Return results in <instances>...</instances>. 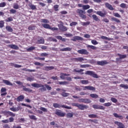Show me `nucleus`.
I'll list each match as a JSON object with an SVG mask.
<instances>
[{
	"mask_svg": "<svg viewBox=\"0 0 128 128\" xmlns=\"http://www.w3.org/2000/svg\"><path fill=\"white\" fill-rule=\"evenodd\" d=\"M76 12L77 14H78V16H79L82 18V20H86V11L80 8L77 9Z\"/></svg>",
	"mask_w": 128,
	"mask_h": 128,
	"instance_id": "f257e3e1",
	"label": "nucleus"
},
{
	"mask_svg": "<svg viewBox=\"0 0 128 128\" xmlns=\"http://www.w3.org/2000/svg\"><path fill=\"white\" fill-rule=\"evenodd\" d=\"M72 106H76L80 110H84L88 108V106L82 104H79L78 103H72Z\"/></svg>",
	"mask_w": 128,
	"mask_h": 128,
	"instance_id": "f03ea898",
	"label": "nucleus"
},
{
	"mask_svg": "<svg viewBox=\"0 0 128 128\" xmlns=\"http://www.w3.org/2000/svg\"><path fill=\"white\" fill-rule=\"evenodd\" d=\"M34 88H40V92H46V88L44 87V86L42 84H38V83H34L31 84Z\"/></svg>",
	"mask_w": 128,
	"mask_h": 128,
	"instance_id": "7ed1b4c3",
	"label": "nucleus"
},
{
	"mask_svg": "<svg viewBox=\"0 0 128 128\" xmlns=\"http://www.w3.org/2000/svg\"><path fill=\"white\" fill-rule=\"evenodd\" d=\"M54 108H66L67 110H72V107L68 106L66 105H60V104L54 103L53 104Z\"/></svg>",
	"mask_w": 128,
	"mask_h": 128,
	"instance_id": "20e7f679",
	"label": "nucleus"
},
{
	"mask_svg": "<svg viewBox=\"0 0 128 128\" xmlns=\"http://www.w3.org/2000/svg\"><path fill=\"white\" fill-rule=\"evenodd\" d=\"M0 114H4V116L7 118H8L9 116H16V114L10 111L2 110L0 112Z\"/></svg>",
	"mask_w": 128,
	"mask_h": 128,
	"instance_id": "39448f33",
	"label": "nucleus"
},
{
	"mask_svg": "<svg viewBox=\"0 0 128 128\" xmlns=\"http://www.w3.org/2000/svg\"><path fill=\"white\" fill-rule=\"evenodd\" d=\"M96 14L102 18H104L108 14V12L106 10H103L102 11H97Z\"/></svg>",
	"mask_w": 128,
	"mask_h": 128,
	"instance_id": "423d86ee",
	"label": "nucleus"
},
{
	"mask_svg": "<svg viewBox=\"0 0 128 128\" xmlns=\"http://www.w3.org/2000/svg\"><path fill=\"white\" fill-rule=\"evenodd\" d=\"M85 74H88V76H92V78H98V74H96L94 72L92 71L87 70L85 72Z\"/></svg>",
	"mask_w": 128,
	"mask_h": 128,
	"instance_id": "0eeeda50",
	"label": "nucleus"
},
{
	"mask_svg": "<svg viewBox=\"0 0 128 128\" xmlns=\"http://www.w3.org/2000/svg\"><path fill=\"white\" fill-rule=\"evenodd\" d=\"M55 114H56L58 116H60L61 118H64L66 116V113L62 112V110H56L55 112Z\"/></svg>",
	"mask_w": 128,
	"mask_h": 128,
	"instance_id": "6e6552de",
	"label": "nucleus"
},
{
	"mask_svg": "<svg viewBox=\"0 0 128 128\" xmlns=\"http://www.w3.org/2000/svg\"><path fill=\"white\" fill-rule=\"evenodd\" d=\"M78 102L84 104H90L92 102V101L88 98H80L78 99Z\"/></svg>",
	"mask_w": 128,
	"mask_h": 128,
	"instance_id": "1a4fd4ad",
	"label": "nucleus"
},
{
	"mask_svg": "<svg viewBox=\"0 0 128 128\" xmlns=\"http://www.w3.org/2000/svg\"><path fill=\"white\" fill-rule=\"evenodd\" d=\"M92 108L94 110H104L105 108L104 106L98 104H93Z\"/></svg>",
	"mask_w": 128,
	"mask_h": 128,
	"instance_id": "9d476101",
	"label": "nucleus"
},
{
	"mask_svg": "<svg viewBox=\"0 0 128 128\" xmlns=\"http://www.w3.org/2000/svg\"><path fill=\"white\" fill-rule=\"evenodd\" d=\"M78 53L80 54H88L89 52L88 50L86 49H82L78 50Z\"/></svg>",
	"mask_w": 128,
	"mask_h": 128,
	"instance_id": "9b49d317",
	"label": "nucleus"
},
{
	"mask_svg": "<svg viewBox=\"0 0 128 128\" xmlns=\"http://www.w3.org/2000/svg\"><path fill=\"white\" fill-rule=\"evenodd\" d=\"M86 59H84L82 57H79L78 58H73L72 60H74V62H84V60H86Z\"/></svg>",
	"mask_w": 128,
	"mask_h": 128,
	"instance_id": "f8f14e48",
	"label": "nucleus"
},
{
	"mask_svg": "<svg viewBox=\"0 0 128 128\" xmlns=\"http://www.w3.org/2000/svg\"><path fill=\"white\" fill-rule=\"evenodd\" d=\"M92 90V92L96 91V88L92 86H85L84 87V90Z\"/></svg>",
	"mask_w": 128,
	"mask_h": 128,
	"instance_id": "ddd939ff",
	"label": "nucleus"
},
{
	"mask_svg": "<svg viewBox=\"0 0 128 128\" xmlns=\"http://www.w3.org/2000/svg\"><path fill=\"white\" fill-rule=\"evenodd\" d=\"M115 124L118 126V128H124V124L122 123V122H120L118 121H115L114 122Z\"/></svg>",
	"mask_w": 128,
	"mask_h": 128,
	"instance_id": "4468645a",
	"label": "nucleus"
},
{
	"mask_svg": "<svg viewBox=\"0 0 128 128\" xmlns=\"http://www.w3.org/2000/svg\"><path fill=\"white\" fill-rule=\"evenodd\" d=\"M28 6L30 8V10H37L36 6L33 4L32 3L30 2L28 4Z\"/></svg>",
	"mask_w": 128,
	"mask_h": 128,
	"instance_id": "2eb2a0df",
	"label": "nucleus"
},
{
	"mask_svg": "<svg viewBox=\"0 0 128 128\" xmlns=\"http://www.w3.org/2000/svg\"><path fill=\"white\" fill-rule=\"evenodd\" d=\"M108 64L110 63L107 62L106 60L97 62V64L98 66H104V64Z\"/></svg>",
	"mask_w": 128,
	"mask_h": 128,
	"instance_id": "dca6fc26",
	"label": "nucleus"
},
{
	"mask_svg": "<svg viewBox=\"0 0 128 128\" xmlns=\"http://www.w3.org/2000/svg\"><path fill=\"white\" fill-rule=\"evenodd\" d=\"M70 76V74L60 73V78H61V80H66V76Z\"/></svg>",
	"mask_w": 128,
	"mask_h": 128,
	"instance_id": "f3484780",
	"label": "nucleus"
},
{
	"mask_svg": "<svg viewBox=\"0 0 128 128\" xmlns=\"http://www.w3.org/2000/svg\"><path fill=\"white\" fill-rule=\"evenodd\" d=\"M0 96H6L8 94V93H6V88H2L0 90Z\"/></svg>",
	"mask_w": 128,
	"mask_h": 128,
	"instance_id": "a211bd4d",
	"label": "nucleus"
},
{
	"mask_svg": "<svg viewBox=\"0 0 128 128\" xmlns=\"http://www.w3.org/2000/svg\"><path fill=\"white\" fill-rule=\"evenodd\" d=\"M58 26L60 30H62V32H66V30H68V28L62 24H60Z\"/></svg>",
	"mask_w": 128,
	"mask_h": 128,
	"instance_id": "6ab92c4d",
	"label": "nucleus"
},
{
	"mask_svg": "<svg viewBox=\"0 0 128 128\" xmlns=\"http://www.w3.org/2000/svg\"><path fill=\"white\" fill-rule=\"evenodd\" d=\"M117 55L119 56V58H116V60H122V58H126V54H118Z\"/></svg>",
	"mask_w": 128,
	"mask_h": 128,
	"instance_id": "aec40b11",
	"label": "nucleus"
},
{
	"mask_svg": "<svg viewBox=\"0 0 128 128\" xmlns=\"http://www.w3.org/2000/svg\"><path fill=\"white\" fill-rule=\"evenodd\" d=\"M105 6L106 8H108V10H114L112 6L110 5V4L109 3H105Z\"/></svg>",
	"mask_w": 128,
	"mask_h": 128,
	"instance_id": "412c9836",
	"label": "nucleus"
},
{
	"mask_svg": "<svg viewBox=\"0 0 128 128\" xmlns=\"http://www.w3.org/2000/svg\"><path fill=\"white\" fill-rule=\"evenodd\" d=\"M113 116H114V118H119V120H124V116L119 115L118 114L116 113H114Z\"/></svg>",
	"mask_w": 128,
	"mask_h": 128,
	"instance_id": "4be33fe9",
	"label": "nucleus"
},
{
	"mask_svg": "<svg viewBox=\"0 0 128 128\" xmlns=\"http://www.w3.org/2000/svg\"><path fill=\"white\" fill-rule=\"evenodd\" d=\"M8 48H12V50H18L19 48L18 46L15 44H9L8 45Z\"/></svg>",
	"mask_w": 128,
	"mask_h": 128,
	"instance_id": "5701e85b",
	"label": "nucleus"
},
{
	"mask_svg": "<svg viewBox=\"0 0 128 128\" xmlns=\"http://www.w3.org/2000/svg\"><path fill=\"white\" fill-rule=\"evenodd\" d=\"M54 70V67L53 66H46L44 67V70L48 72V70Z\"/></svg>",
	"mask_w": 128,
	"mask_h": 128,
	"instance_id": "b1692460",
	"label": "nucleus"
},
{
	"mask_svg": "<svg viewBox=\"0 0 128 128\" xmlns=\"http://www.w3.org/2000/svg\"><path fill=\"white\" fill-rule=\"evenodd\" d=\"M82 37L80 36H75L72 39V40L73 42H76V40H82Z\"/></svg>",
	"mask_w": 128,
	"mask_h": 128,
	"instance_id": "393cba45",
	"label": "nucleus"
},
{
	"mask_svg": "<svg viewBox=\"0 0 128 128\" xmlns=\"http://www.w3.org/2000/svg\"><path fill=\"white\" fill-rule=\"evenodd\" d=\"M24 100V95H20L16 98L17 102H22Z\"/></svg>",
	"mask_w": 128,
	"mask_h": 128,
	"instance_id": "a878e982",
	"label": "nucleus"
},
{
	"mask_svg": "<svg viewBox=\"0 0 128 128\" xmlns=\"http://www.w3.org/2000/svg\"><path fill=\"white\" fill-rule=\"evenodd\" d=\"M60 50V52H70L72 50V48L68 47L66 48H61Z\"/></svg>",
	"mask_w": 128,
	"mask_h": 128,
	"instance_id": "bb28decb",
	"label": "nucleus"
},
{
	"mask_svg": "<svg viewBox=\"0 0 128 128\" xmlns=\"http://www.w3.org/2000/svg\"><path fill=\"white\" fill-rule=\"evenodd\" d=\"M22 86L23 88V90H24V92H32V90L28 88H26V86L24 85H22Z\"/></svg>",
	"mask_w": 128,
	"mask_h": 128,
	"instance_id": "cd10ccee",
	"label": "nucleus"
},
{
	"mask_svg": "<svg viewBox=\"0 0 128 128\" xmlns=\"http://www.w3.org/2000/svg\"><path fill=\"white\" fill-rule=\"evenodd\" d=\"M2 82L4 84H6V86H12V84L10 82L8 81V80H3Z\"/></svg>",
	"mask_w": 128,
	"mask_h": 128,
	"instance_id": "c85d7f7f",
	"label": "nucleus"
},
{
	"mask_svg": "<svg viewBox=\"0 0 128 128\" xmlns=\"http://www.w3.org/2000/svg\"><path fill=\"white\" fill-rule=\"evenodd\" d=\"M22 70H24L25 72H36V70H30V69H27L26 68H24L22 69Z\"/></svg>",
	"mask_w": 128,
	"mask_h": 128,
	"instance_id": "c756f323",
	"label": "nucleus"
},
{
	"mask_svg": "<svg viewBox=\"0 0 128 128\" xmlns=\"http://www.w3.org/2000/svg\"><path fill=\"white\" fill-rule=\"evenodd\" d=\"M6 30L9 32H14L12 28V27H10V26H6Z\"/></svg>",
	"mask_w": 128,
	"mask_h": 128,
	"instance_id": "7c9ffc66",
	"label": "nucleus"
},
{
	"mask_svg": "<svg viewBox=\"0 0 128 128\" xmlns=\"http://www.w3.org/2000/svg\"><path fill=\"white\" fill-rule=\"evenodd\" d=\"M80 82L82 84H88L90 81H88V80H81Z\"/></svg>",
	"mask_w": 128,
	"mask_h": 128,
	"instance_id": "2f4dec72",
	"label": "nucleus"
},
{
	"mask_svg": "<svg viewBox=\"0 0 128 128\" xmlns=\"http://www.w3.org/2000/svg\"><path fill=\"white\" fill-rule=\"evenodd\" d=\"M42 26H43V28H48L49 30H50V28H52L48 24H42Z\"/></svg>",
	"mask_w": 128,
	"mask_h": 128,
	"instance_id": "473e14b6",
	"label": "nucleus"
},
{
	"mask_svg": "<svg viewBox=\"0 0 128 128\" xmlns=\"http://www.w3.org/2000/svg\"><path fill=\"white\" fill-rule=\"evenodd\" d=\"M120 88H124V90H128V84H120Z\"/></svg>",
	"mask_w": 128,
	"mask_h": 128,
	"instance_id": "72a5a7b5",
	"label": "nucleus"
},
{
	"mask_svg": "<svg viewBox=\"0 0 128 128\" xmlns=\"http://www.w3.org/2000/svg\"><path fill=\"white\" fill-rule=\"evenodd\" d=\"M84 69H79L78 68H76L74 69L73 72H84Z\"/></svg>",
	"mask_w": 128,
	"mask_h": 128,
	"instance_id": "f704fd0d",
	"label": "nucleus"
},
{
	"mask_svg": "<svg viewBox=\"0 0 128 128\" xmlns=\"http://www.w3.org/2000/svg\"><path fill=\"white\" fill-rule=\"evenodd\" d=\"M111 20H112V22H116L118 24H120V20H118V18H116L114 17H112L111 18Z\"/></svg>",
	"mask_w": 128,
	"mask_h": 128,
	"instance_id": "c9c22d12",
	"label": "nucleus"
},
{
	"mask_svg": "<svg viewBox=\"0 0 128 128\" xmlns=\"http://www.w3.org/2000/svg\"><path fill=\"white\" fill-rule=\"evenodd\" d=\"M88 116L90 118H98V115L96 114H90L88 115Z\"/></svg>",
	"mask_w": 128,
	"mask_h": 128,
	"instance_id": "e433bc0d",
	"label": "nucleus"
},
{
	"mask_svg": "<svg viewBox=\"0 0 128 128\" xmlns=\"http://www.w3.org/2000/svg\"><path fill=\"white\" fill-rule=\"evenodd\" d=\"M92 18L94 20H96V22H99L100 20L98 17V16H96V14H93L92 16Z\"/></svg>",
	"mask_w": 128,
	"mask_h": 128,
	"instance_id": "4c0bfd02",
	"label": "nucleus"
},
{
	"mask_svg": "<svg viewBox=\"0 0 128 128\" xmlns=\"http://www.w3.org/2000/svg\"><path fill=\"white\" fill-rule=\"evenodd\" d=\"M36 50V47L30 46V48H28L26 49V52H32V50Z\"/></svg>",
	"mask_w": 128,
	"mask_h": 128,
	"instance_id": "58836bf2",
	"label": "nucleus"
},
{
	"mask_svg": "<svg viewBox=\"0 0 128 128\" xmlns=\"http://www.w3.org/2000/svg\"><path fill=\"white\" fill-rule=\"evenodd\" d=\"M12 20H14V19L12 16L8 17L5 20V22H12Z\"/></svg>",
	"mask_w": 128,
	"mask_h": 128,
	"instance_id": "ea45409f",
	"label": "nucleus"
},
{
	"mask_svg": "<svg viewBox=\"0 0 128 128\" xmlns=\"http://www.w3.org/2000/svg\"><path fill=\"white\" fill-rule=\"evenodd\" d=\"M90 64H80V68H90Z\"/></svg>",
	"mask_w": 128,
	"mask_h": 128,
	"instance_id": "a19ab883",
	"label": "nucleus"
},
{
	"mask_svg": "<svg viewBox=\"0 0 128 128\" xmlns=\"http://www.w3.org/2000/svg\"><path fill=\"white\" fill-rule=\"evenodd\" d=\"M90 96L92 98H98V95L94 94H90Z\"/></svg>",
	"mask_w": 128,
	"mask_h": 128,
	"instance_id": "79ce46f5",
	"label": "nucleus"
},
{
	"mask_svg": "<svg viewBox=\"0 0 128 128\" xmlns=\"http://www.w3.org/2000/svg\"><path fill=\"white\" fill-rule=\"evenodd\" d=\"M37 42L39 44H44V40L43 38H40V40H38Z\"/></svg>",
	"mask_w": 128,
	"mask_h": 128,
	"instance_id": "37998d69",
	"label": "nucleus"
},
{
	"mask_svg": "<svg viewBox=\"0 0 128 128\" xmlns=\"http://www.w3.org/2000/svg\"><path fill=\"white\" fill-rule=\"evenodd\" d=\"M40 56L48 58V54L46 52H43L40 54Z\"/></svg>",
	"mask_w": 128,
	"mask_h": 128,
	"instance_id": "c03bdc74",
	"label": "nucleus"
},
{
	"mask_svg": "<svg viewBox=\"0 0 128 128\" xmlns=\"http://www.w3.org/2000/svg\"><path fill=\"white\" fill-rule=\"evenodd\" d=\"M100 38L102 39V40H112V39L111 38H108L106 36H100Z\"/></svg>",
	"mask_w": 128,
	"mask_h": 128,
	"instance_id": "a18cd8bd",
	"label": "nucleus"
},
{
	"mask_svg": "<svg viewBox=\"0 0 128 128\" xmlns=\"http://www.w3.org/2000/svg\"><path fill=\"white\" fill-rule=\"evenodd\" d=\"M88 48H91V50H96V47L92 45H87Z\"/></svg>",
	"mask_w": 128,
	"mask_h": 128,
	"instance_id": "49530a36",
	"label": "nucleus"
},
{
	"mask_svg": "<svg viewBox=\"0 0 128 128\" xmlns=\"http://www.w3.org/2000/svg\"><path fill=\"white\" fill-rule=\"evenodd\" d=\"M90 8V6L88 4L83 5V10H88Z\"/></svg>",
	"mask_w": 128,
	"mask_h": 128,
	"instance_id": "de8ad7c7",
	"label": "nucleus"
},
{
	"mask_svg": "<svg viewBox=\"0 0 128 128\" xmlns=\"http://www.w3.org/2000/svg\"><path fill=\"white\" fill-rule=\"evenodd\" d=\"M74 116L73 112H69L66 114V118H72Z\"/></svg>",
	"mask_w": 128,
	"mask_h": 128,
	"instance_id": "09e8293b",
	"label": "nucleus"
},
{
	"mask_svg": "<svg viewBox=\"0 0 128 128\" xmlns=\"http://www.w3.org/2000/svg\"><path fill=\"white\" fill-rule=\"evenodd\" d=\"M58 84H62L63 86H66V84H68V82L66 81L58 82Z\"/></svg>",
	"mask_w": 128,
	"mask_h": 128,
	"instance_id": "8fccbe9b",
	"label": "nucleus"
},
{
	"mask_svg": "<svg viewBox=\"0 0 128 128\" xmlns=\"http://www.w3.org/2000/svg\"><path fill=\"white\" fill-rule=\"evenodd\" d=\"M36 26H30L28 27V30H36Z\"/></svg>",
	"mask_w": 128,
	"mask_h": 128,
	"instance_id": "3c124183",
	"label": "nucleus"
},
{
	"mask_svg": "<svg viewBox=\"0 0 128 128\" xmlns=\"http://www.w3.org/2000/svg\"><path fill=\"white\" fill-rule=\"evenodd\" d=\"M41 22H43L44 24H49L50 21L48 19H42Z\"/></svg>",
	"mask_w": 128,
	"mask_h": 128,
	"instance_id": "603ef678",
	"label": "nucleus"
},
{
	"mask_svg": "<svg viewBox=\"0 0 128 128\" xmlns=\"http://www.w3.org/2000/svg\"><path fill=\"white\" fill-rule=\"evenodd\" d=\"M48 40H50V42H58V40H56V38H54L52 37H49Z\"/></svg>",
	"mask_w": 128,
	"mask_h": 128,
	"instance_id": "864d4df0",
	"label": "nucleus"
},
{
	"mask_svg": "<svg viewBox=\"0 0 128 128\" xmlns=\"http://www.w3.org/2000/svg\"><path fill=\"white\" fill-rule=\"evenodd\" d=\"M29 118L30 120H38L34 115H29Z\"/></svg>",
	"mask_w": 128,
	"mask_h": 128,
	"instance_id": "5fc2aeb1",
	"label": "nucleus"
},
{
	"mask_svg": "<svg viewBox=\"0 0 128 128\" xmlns=\"http://www.w3.org/2000/svg\"><path fill=\"white\" fill-rule=\"evenodd\" d=\"M62 96H64V98H66V96H70V94L63 92L61 94Z\"/></svg>",
	"mask_w": 128,
	"mask_h": 128,
	"instance_id": "6e6d98bb",
	"label": "nucleus"
},
{
	"mask_svg": "<svg viewBox=\"0 0 128 128\" xmlns=\"http://www.w3.org/2000/svg\"><path fill=\"white\" fill-rule=\"evenodd\" d=\"M90 24V22H82V25L84 26H88Z\"/></svg>",
	"mask_w": 128,
	"mask_h": 128,
	"instance_id": "4d7b16f0",
	"label": "nucleus"
},
{
	"mask_svg": "<svg viewBox=\"0 0 128 128\" xmlns=\"http://www.w3.org/2000/svg\"><path fill=\"white\" fill-rule=\"evenodd\" d=\"M59 6L58 4L54 5V8L55 10V12H58V8H59Z\"/></svg>",
	"mask_w": 128,
	"mask_h": 128,
	"instance_id": "13d9d810",
	"label": "nucleus"
},
{
	"mask_svg": "<svg viewBox=\"0 0 128 128\" xmlns=\"http://www.w3.org/2000/svg\"><path fill=\"white\" fill-rule=\"evenodd\" d=\"M13 8L15 10H18L19 8H20V6H18V4H14Z\"/></svg>",
	"mask_w": 128,
	"mask_h": 128,
	"instance_id": "bf43d9fd",
	"label": "nucleus"
},
{
	"mask_svg": "<svg viewBox=\"0 0 128 128\" xmlns=\"http://www.w3.org/2000/svg\"><path fill=\"white\" fill-rule=\"evenodd\" d=\"M6 6V2H2L0 3V8H4Z\"/></svg>",
	"mask_w": 128,
	"mask_h": 128,
	"instance_id": "052dcab7",
	"label": "nucleus"
},
{
	"mask_svg": "<svg viewBox=\"0 0 128 128\" xmlns=\"http://www.w3.org/2000/svg\"><path fill=\"white\" fill-rule=\"evenodd\" d=\"M103 106H112V102H108L107 103H104L103 104Z\"/></svg>",
	"mask_w": 128,
	"mask_h": 128,
	"instance_id": "680f3d73",
	"label": "nucleus"
},
{
	"mask_svg": "<svg viewBox=\"0 0 128 128\" xmlns=\"http://www.w3.org/2000/svg\"><path fill=\"white\" fill-rule=\"evenodd\" d=\"M10 110L12 112H18V108H10Z\"/></svg>",
	"mask_w": 128,
	"mask_h": 128,
	"instance_id": "e2e57ef3",
	"label": "nucleus"
},
{
	"mask_svg": "<svg viewBox=\"0 0 128 128\" xmlns=\"http://www.w3.org/2000/svg\"><path fill=\"white\" fill-rule=\"evenodd\" d=\"M111 101L112 102H114V104H116V102H118V100H116V98H111Z\"/></svg>",
	"mask_w": 128,
	"mask_h": 128,
	"instance_id": "0e129e2a",
	"label": "nucleus"
},
{
	"mask_svg": "<svg viewBox=\"0 0 128 128\" xmlns=\"http://www.w3.org/2000/svg\"><path fill=\"white\" fill-rule=\"evenodd\" d=\"M4 20H1L0 21V28H4Z\"/></svg>",
	"mask_w": 128,
	"mask_h": 128,
	"instance_id": "69168bd1",
	"label": "nucleus"
},
{
	"mask_svg": "<svg viewBox=\"0 0 128 128\" xmlns=\"http://www.w3.org/2000/svg\"><path fill=\"white\" fill-rule=\"evenodd\" d=\"M10 14H16V10H14V9H11L10 10Z\"/></svg>",
	"mask_w": 128,
	"mask_h": 128,
	"instance_id": "338daca9",
	"label": "nucleus"
},
{
	"mask_svg": "<svg viewBox=\"0 0 128 128\" xmlns=\"http://www.w3.org/2000/svg\"><path fill=\"white\" fill-rule=\"evenodd\" d=\"M78 24V22H72L70 23V26H76Z\"/></svg>",
	"mask_w": 128,
	"mask_h": 128,
	"instance_id": "774afa93",
	"label": "nucleus"
}]
</instances>
